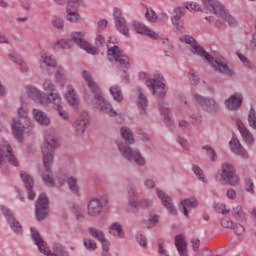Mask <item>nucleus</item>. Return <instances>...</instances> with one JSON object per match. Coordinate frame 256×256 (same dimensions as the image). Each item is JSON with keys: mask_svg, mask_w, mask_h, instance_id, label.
I'll list each match as a JSON object with an SVG mask.
<instances>
[{"mask_svg": "<svg viewBox=\"0 0 256 256\" xmlns=\"http://www.w3.org/2000/svg\"><path fill=\"white\" fill-rule=\"evenodd\" d=\"M43 155V165L45 171L51 170V167L53 166V159L54 154L52 150H42Z\"/></svg>", "mask_w": 256, "mask_h": 256, "instance_id": "39", "label": "nucleus"}, {"mask_svg": "<svg viewBox=\"0 0 256 256\" xmlns=\"http://www.w3.org/2000/svg\"><path fill=\"white\" fill-rule=\"evenodd\" d=\"M188 81L190 82L191 85L197 87V85H199L200 83L199 75H197L195 71L191 70L188 73Z\"/></svg>", "mask_w": 256, "mask_h": 256, "instance_id": "58", "label": "nucleus"}, {"mask_svg": "<svg viewBox=\"0 0 256 256\" xmlns=\"http://www.w3.org/2000/svg\"><path fill=\"white\" fill-rule=\"evenodd\" d=\"M35 215L38 221H43L49 216V199L47 198V195L43 193L39 195L36 202Z\"/></svg>", "mask_w": 256, "mask_h": 256, "instance_id": "15", "label": "nucleus"}, {"mask_svg": "<svg viewBox=\"0 0 256 256\" xmlns=\"http://www.w3.org/2000/svg\"><path fill=\"white\" fill-rule=\"evenodd\" d=\"M215 209L218 213H221L222 215H227L231 211L229 209V206L225 205L224 203L216 204Z\"/></svg>", "mask_w": 256, "mask_h": 256, "instance_id": "63", "label": "nucleus"}, {"mask_svg": "<svg viewBox=\"0 0 256 256\" xmlns=\"http://www.w3.org/2000/svg\"><path fill=\"white\" fill-rule=\"evenodd\" d=\"M220 183H227L232 187H237L241 183V178L237 174V169L235 165L231 162H224L221 164V173L216 175Z\"/></svg>", "mask_w": 256, "mask_h": 256, "instance_id": "6", "label": "nucleus"}, {"mask_svg": "<svg viewBox=\"0 0 256 256\" xmlns=\"http://www.w3.org/2000/svg\"><path fill=\"white\" fill-rule=\"evenodd\" d=\"M156 195L162 202L165 209H167L171 215L176 216L177 209H175V206L173 205V199H171V196L167 195V193L161 189H156Z\"/></svg>", "mask_w": 256, "mask_h": 256, "instance_id": "22", "label": "nucleus"}, {"mask_svg": "<svg viewBox=\"0 0 256 256\" xmlns=\"http://www.w3.org/2000/svg\"><path fill=\"white\" fill-rule=\"evenodd\" d=\"M109 91L112 99H114L116 103H123V90L121 89V86L117 84L112 85L109 88Z\"/></svg>", "mask_w": 256, "mask_h": 256, "instance_id": "40", "label": "nucleus"}, {"mask_svg": "<svg viewBox=\"0 0 256 256\" xmlns=\"http://www.w3.org/2000/svg\"><path fill=\"white\" fill-rule=\"evenodd\" d=\"M183 113H189V104H187V100H184L176 110V115H181Z\"/></svg>", "mask_w": 256, "mask_h": 256, "instance_id": "62", "label": "nucleus"}, {"mask_svg": "<svg viewBox=\"0 0 256 256\" xmlns=\"http://www.w3.org/2000/svg\"><path fill=\"white\" fill-rule=\"evenodd\" d=\"M183 7H185V9H187L188 11H195L197 13H199L200 11H203V9L201 8V5L198 2H185L183 4Z\"/></svg>", "mask_w": 256, "mask_h": 256, "instance_id": "55", "label": "nucleus"}, {"mask_svg": "<svg viewBox=\"0 0 256 256\" xmlns=\"http://www.w3.org/2000/svg\"><path fill=\"white\" fill-rule=\"evenodd\" d=\"M42 89L44 91H47L48 93H59V92H55V84H53V81H51V79L49 78L43 81Z\"/></svg>", "mask_w": 256, "mask_h": 256, "instance_id": "57", "label": "nucleus"}, {"mask_svg": "<svg viewBox=\"0 0 256 256\" xmlns=\"http://www.w3.org/2000/svg\"><path fill=\"white\" fill-rule=\"evenodd\" d=\"M73 9H77V6H72L71 0H68L66 19L70 23H79V21H81V15L78 14L77 11Z\"/></svg>", "mask_w": 256, "mask_h": 256, "instance_id": "35", "label": "nucleus"}, {"mask_svg": "<svg viewBox=\"0 0 256 256\" xmlns=\"http://www.w3.org/2000/svg\"><path fill=\"white\" fill-rule=\"evenodd\" d=\"M144 7L146 9L145 17L147 21H149L150 23H155V21H157L158 19L157 13H155V10H153L151 7L147 5H144Z\"/></svg>", "mask_w": 256, "mask_h": 256, "instance_id": "52", "label": "nucleus"}, {"mask_svg": "<svg viewBox=\"0 0 256 256\" xmlns=\"http://www.w3.org/2000/svg\"><path fill=\"white\" fill-rule=\"evenodd\" d=\"M56 147H59V138L55 135L45 136L44 143L42 144V150L53 151Z\"/></svg>", "mask_w": 256, "mask_h": 256, "instance_id": "34", "label": "nucleus"}, {"mask_svg": "<svg viewBox=\"0 0 256 256\" xmlns=\"http://www.w3.org/2000/svg\"><path fill=\"white\" fill-rule=\"evenodd\" d=\"M11 129L15 139H17V141L21 143V141H23V135L27 130V128H25V125H23L21 119H14L11 123Z\"/></svg>", "mask_w": 256, "mask_h": 256, "instance_id": "28", "label": "nucleus"}, {"mask_svg": "<svg viewBox=\"0 0 256 256\" xmlns=\"http://www.w3.org/2000/svg\"><path fill=\"white\" fill-rule=\"evenodd\" d=\"M247 121H248L249 128L256 131V112L253 107L250 108Z\"/></svg>", "mask_w": 256, "mask_h": 256, "instance_id": "50", "label": "nucleus"}, {"mask_svg": "<svg viewBox=\"0 0 256 256\" xmlns=\"http://www.w3.org/2000/svg\"><path fill=\"white\" fill-rule=\"evenodd\" d=\"M7 163L14 167H19V160L13 154V148L5 139H0V167H5Z\"/></svg>", "mask_w": 256, "mask_h": 256, "instance_id": "9", "label": "nucleus"}, {"mask_svg": "<svg viewBox=\"0 0 256 256\" xmlns=\"http://www.w3.org/2000/svg\"><path fill=\"white\" fill-rule=\"evenodd\" d=\"M232 216L236 221H240L241 223H244L247 219V213L243 211V207L241 205H237L232 208Z\"/></svg>", "mask_w": 256, "mask_h": 256, "instance_id": "42", "label": "nucleus"}, {"mask_svg": "<svg viewBox=\"0 0 256 256\" xmlns=\"http://www.w3.org/2000/svg\"><path fill=\"white\" fill-rule=\"evenodd\" d=\"M179 40L181 43L190 45L191 53H193V55H198V57H200L204 63H209L210 67H212L215 73L226 75L227 77H233L235 75V72L233 71V68L229 66L227 59L220 55L211 56L203 49V47L197 44V41H195L193 36L182 35L180 36Z\"/></svg>", "mask_w": 256, "mask_h": 256, "instance_id": "2", "label": "nucleus"}, {"mask_svg": "<svg viewBox=\"0 0 256 256\" xmlns=\"http://www.w3.org/2000/svg\"><path fill=\"white\" fill-rule=\"evenodd\" d=\"M202 150L205 151L211 163H217V161H219V156L217 155V152H215V149H213V147L206 145L202 147Z\"/></svg>", "mask_w": 256, "mask_h": 256, "instance_id": "45", "label": "nucleus"}, {"mask_svg": "<svg viewBox=\"0 0 256 256\" xmlns=\"http://www.w3.org/2000/svg\"><path fill=\"white\" fill-rule=\"evenodd\" d=\"M185 13H186L185 8H183L181 6H177L172 11L171 19L172 20H181V18L184 17Z\"/></svg>", "mask_w": 256, "mask_h": 256, "instance_id": "54", "label": "nucleus"}, {"mask_svg": "<svg viewBox=\"0 0 256 256\" xmlns=\"http://www.w3.org/2000/svg\"><path fill=\"white\" fill-rule=\"evenodd\" d=\"M109 233L118 239H125V231L123 230V225H121L119 222H114L110 225Z\"/></svg>", "mask_w": 256, "mask_h": 256, "instance_id": "37", "label": "nucleus"}, {"mask_svg": "<svg viewBox=\"0 0 256 256\" xmlns=\"http://www.w3.org/2000/svg\"><path fill=\"white\" fill-rule=\"evenodd\" d=\"M132 29L136 33H139L140 35H146L147 37H150V39H154L155 41H157V39H161L159 33L151 30L148 26L141 22L133 21Z\"/></svg>", "mask_w": 256, "mask_h": 256, "instance_id": "20", "label": "nucleus"}, {"mask_svg": "<svg viewBox=\"0 0 256 256\" xmlns=\"http://www.w3.org/2000/svg\"><path fill=\"white\" fill-rule=\"evenodd\" d=\"M55 81L59 87H65L67 83V77H65V68L58 66L55 73Z\"/></svg>", "mask_w": 256, "mask_h": 256, "instance_id": "41", "label": "nucleus"}, {"mask_svg": "<svg viewBox=\"0 0 256 256\" xmlns=\"http://www.w3.org/2000/svg\"><path fill=\"white\" fill-rule=\"evenodd\" d=\"M154 201L151 198H142L140 200L130 199L126 207V213L129 215H139V209H151Z\"/></svg>", "mask_w": 256, "mask_h": 256, "instance_id": "11", "label": "nucleus"}, {"mask_svg": "<svg viewBox=\"0 0 256 256\" xmlns=\"http://www.w3.org/2000/svg\"><path fill=\"white\" fill-rule=\"evenodd\" d=\"M136 105L142 115H145L147 113V107H149V100H147V96L143 94V90L141 88H138L136 90Z\"/></svg>", "mask_w": 256, "mask_h": 256, "instance_id": "30", "label": "nucleus"}, {"mask_svg": "<svg viewBox=\"0 0 256 256\" xmlns=\"http://www.w3.org/2000/svg\"><path fill=\"white\" fill-rule=\"evenodd\" d=\"M51 23L53 27H55L56 29H63V27H65V22L63 21V19L57 16H54L52 18Z\"/></svg>", "mask_w": 256, "mask_h": 256, "instance_id": "61", "label": "nucleus"}, {"mask_svg": "<svg viewBox=\"0 0 256 256\" xmlns=\"http://www.w3.org/2000/svg\"><path fill=\"white\" fill-rule=\"evenodd\" d=\"M85 35V31H74L70 34V41L75 43V45L80 47V49H83V51H86V53H89V55H99V50H97L95 46L85 40Z\"/></svg>", "mask_w": 256, "mask_h": 256, "instance_id": "10", "label": "nucleus"}, {"mask_svg": "<svg viewBox=\"0 0 256 256\" xmlns=\"http://www.w3.org/2000/svg\"><path fill=\"white\" fill-rule=\"evenodd\" d=\"M107 59L119 69H131V59L117 46V38L109 37L107 42Z\"/></svg>", "mask_w": 256, "mask_h": 256, "instance_id": "3", "label": "nucleus"}, {"mask_svg": "<svg viewBox=\"0 0 256 256\" xmlns=\"http://www.w3.org/2000/svg\"><path fill=\"white\" fill-rule=\"evenodd\" d=\"M229 148L234 155L242 157V159H249V152H247L237 137L233 136L231 138L229 141Z\"/></svg>", "mask_w": 256, "mask_h": 256, "instance_id": "21", "label": "nucleus"}, {"mask_svg": "<svg viewBox=\"0 0 256 256\" xmlns=\"http://www.w3.org/2000/svg\"><path fill=\"white\" fill-rule=\"evenodd\" d=\"M192 171L194 175L202 182V183H209V180H207V177L205 176V172H203V169L199 167L197 164L192 165Z\"/></svg>", "mask_w": 256, "mask_h": 256, "instance_id": "47", "label": "nucleus"}, {"mask_svg": "<svg viewBox=\"0 0 256 256\" xmlns=\"http://www.w3.org/2000/svg\"><path fill=\"white\" fill-rule=\"evenodd\" d=\"M194 101L200 105V107L208 113H215L219 111V102L213 98L201 96V94H194Z\"/></svg>", "mask_w": 256, "mask_h": 256, "instance_id": "14", "label": "nucleus"}, {"mask_svg": "<svg viewBox=\"0 0 256 256\" xmlns=\"http://www.w3.org/2000/svg\"><path fill=\"white\" fill-rule=\"evenodd\" d=\"M158 253L160 256H169V252L165 250V240H158Z\"/></svg>", "mask_w": 256, "mask_h": 256, "instance_id": "64", "label": "nucleus"}, {"mask_svg": "<svg viewBox=\"0 0 256 256\" xmlns=\"http://www.w3.org/2000/svg\"><path fill=\"white\" fill-rule=\"evenodd\" d=\"M31 235H32V239H33L35 245L38 247L40 253H43V255H46V256H69V253L67 252V250H65V248L60 244H56L54 246L53 253L51 251H49L47 244L45 243V241H43V238H41V235H39V232H37V230H35L33 228H31Z\"/></svg>", "mask_w": 256, "mask_h": 256, "instance_id": "5", "label": "nucleus"}, {"mask_svg": "<svg viewBox=\"0 0 256 256\" xmlns=\"http://www.w3.org/2000/svg\"><path fill=\"white\" fill-rule=\"evenodd\" d=\"M103 211V202L97 198H92L89 200L87 205V212L90 217H98V215H101V212Z\"/></svg>", "mask_w": 256, "mask_h": 256, "instance_id": "27", "label": "nucleus"}, {"mask_svg": "<svg viewBox=\"0 0 256 256\" xmlns=\"http://www.w3.org/2000/svg\"><path fill=\"white\" fill-rule=\"evenodd\" d=\"M67 183L68 189L74 194L79 195V184H77V178L75 176H69L68 178L65 177V171H62L59 176V183L60 185H63V183Z\"/></svg>", "mask_w": 256, "mask_h": 256, "instance_id": "25", "label": "nucleus"}, {"mask_svg": "<svg viewBox=\"0 0 256 256\" xmlns=\"http://www.w3.org/2000/svg\"><path fill=\"white\" fill-rule=\"evenodd\" d=\"M25 91L28 97L36 99V101H38L39 105L42 107H49L51 105L52 99L57 95V93L46 94L39 88L31 85L26 86Z\"/></svg>", "mask_w": 256, "mask_h": 256, "instance_id": "7", "label": "nucleus"}, {"mask_svg": "<svg viewBox=\"0 0 256 256\" xmlns=\"http://www.w3.org/2000/svg\"><path fill=\"white\" fill-rule=\"evenodd\" d=\"M203 11L207 15L220 18L225 15V6L219 0H202Z\"/></svg>", "mask_w": 256, "mask_h": 256, "instance_id": "12", "label": "nucleus"}, {"mask_svg": "<svg viewBox=\"0 0 256 256\" xmlns=\"http://www.w3.org/2000/svg\"><path fill=\"white\" fill-rule=\"evenodd\" d=\"M160 218L161 217L159 216V214L150 215L147 220V223H146L147 229H153V228L157 227V225H159Z\"/></svg>", "mask_w": 256, "mask_h": 256, "instance_id": "51", "label": "nucleus"}, {"mask_svg": "<svg viewBox=\"0 0 256 256\" xmlns=\"http://www.w3.org/2000/svg\"><path fill=\"white\" fill-rule=\"evenodd\" d=\"M10 61L18 65V69L22 75H29L31 73V69L29 68V64L23 60L19 55L15 52H10L8 55Z\"/></svg>", "mask_w": 256, "mask_h": 256, "instance_id": "23", "label": "nucleus"}, {"mask_svg": "<svg viewBox=\"0 0 256 256\" xmlns=\"http://www.w3.org/2000/svg\"><path fill=\"white\" fill-rule=\"evenodd\" d=\"M116 146L120 155L123 157V159H126V161L135 163V165H138V167L147 166V160L145 159V156H143V153L139 151V149H133L131 146L125 144V142L121 140L116 141Z\"/></svg>", "mask_w": 256, "mask_h": 256, "instance_id": "4", "label": "nucleus"}, {"mask_svg": "<svg viewBox=\"0 0 256 256\" xmlns=\"http://www.w3.org/2000/svg\"><path fill=\"white\" fill-rule=\"evenodd\" d=\"M113 17L116 29L120 33H122V35L129 37V26L127 25V20L125 19V16H123V12H121V9L114 8Z\"/></svg>", "mask_w": 256, "mask_h": 256, "instance_id": "16", "label": "nucleus"}, {"mask_svg": "<svg viewBox=\"0 0 256 256\" xmlns=\"http://www.w3.org/2000/svg\"><path fill=\"white\" fill-rule=\"evenodd\" d=\"M171 23L174 27L175 33H183L185 30V27L183 26V21L182 20H173L171 19Z\"/></svg>", "mask_w": 256, "mask_h": 256, "instance_id": "60", "label": "nucleus"}, {"mask_svg": "<svg viewBox=\"0 0 256 256\" xmlns=\"http://www.w3.org/2000/svg\"><path fill=\"white\" fill-rule=\"evenodd\" d=\"M120 134L122 139L125 141V145H133L135 143V138H133V132L129 127H121Z\"/></svg>", "mask_w": 256, "mask_h": 256, "instance_id": "38", "label": "nucleus"}, {"mask_svg": "<svg viewBox=\"0 0 256 256\" xmlns=\"http://www.w3.org/2000/svg\"><path fill=\"white\" fill-rule=\"evenodd\" d=\"M244 189L246 193H249V195H255V183L249 176L244 177Z\"/></svg>", "mask_w": 256, "mask_h": 256, "instance_id": "46", "label": "nucleus"}, {"mask_svg": "<svg viewBox=\"0 0 256 256\" xmlns=\"http://www.w3.org/2000/svg\"><path fill=\"white\" fill-rule=\"evenodd\" d=\"M50 105H52L53 109L57 111L58 116L60 119H62V121L65 123H69V121H71V115H69L67 110L63 109L65 102L63 101V96H61V93H56V95H54L52 101H50Z\"/></svg>", "mask_w": 256, "mask_h": 256, "instance_id": "13", "label": "nucleus"}, {"mask_svg": "<svg viewBox=\"0 0 256 256\" xmlns=\"http://www.w3.org/2000/svg\"><path fill=\"white\" fill-rule=\"evenodd\" d=\"M0 210L2 211L6 221H8L12 231L16 233V235H23V228L21 227V224H19V221L15 220L11 210H9L5 205H0Z\"/></svg>", "mask_w": 256, "mask_h": 256, "instance_id": "18", "label": "nucleus"}, {"mask_svg": "<svg viewBox=\"0 0 256 256\" xmlns=\"http://www.w3.org/2000/svg\"><path fill=\"white\" fill-rule=\"evenodd\" d=\"M20 177L28 191V199L33 201L35 199V192H33V178L27 172H21Z\"/></svg>", "mask_w": 256, "mask_h": 256, "instance_id": "33", "label": "nucleus"}, {"mask_svg": "<svg viewBox=\"0 0 256 256\" xmlns=\"http://www.w3.org/2000/svg\"><path fill=\"white\" fill-rule=\"evenodd\" d=\"M65 99L70 107H79V95L73 85L66 87Z\"/></svg>", "mask_w": 256, "mask_h": 256, "instance_id": "29", "label": "nucleus"}, {"mask_svg": "<svg viewBox=\"0 0 256 256\" xmlns=\"http://www.w3.org/2000/svg\"><path fill=\"white\" fill-rule=\"evenodd\" d=\"M83 245L87 251H97V242L91 238H84Z\"/></svg>", "mask_w": 256, "mask_h": 256, "instance_id": "56", "label": "nucleus"}, {"mask_svg": "<svg viewBox=\"0 0 256 256\" xmlns=\"http://www.w3.org/2000/svg\"><path fill=\"white\" fill-rule=\"evenodd\" d=\"M159 107L161 116L163 117L164 121H169V119H171V111L169 110V104H167L166 102H160Z\"/></svg>", "mask_w": 256, "mask_h": 256, "instance_id": "48", "label": "nucleus"}, {"mask_svg": "<svg viewBox=\"0 0 256 256\" xmlns=\"http://www.w3.org/2000/svg\"><path fill=\"white\" fill-rule=\"evenodd\" d=\"M81 75L88 87L82 90V97L86 103L92 105V107L97 109V111H100V113H105L110 117H117L119 113L113 108V104L105 99L103 92H101V88H99V85L95 82V79H93L91 72L84 70Z\"/></svg>", "mask_w": 256, "mask_h": 256, "instance_id": "1", "label": "nucleus"}, {"mask_svg": "<svg viewBox=\"0 0 256 256\" xmlns=\"http://www.w3.org/2000/svg\"><path fill=\"white\" fill-rule=\"evenodd\" d=\"M136 242L138 245L142 247V249H147L148 243H147V237L141 233H137L135 236Z\"/></svg>", "mask_w": 256, "mask_h": 256, "instance_id": "59", "label": "nucleus"}, {"mask_svg": "<svg viewBox=\"0 0 256 256\" xmlns=\"http://www.w3.org/2000/svg\"><path fill=\"white\" fill-rule=\"evenodd\" d=\"M146 87L155 97H165L167 95V84L161 74H155L153 79L146 80Z\"/></svg>", "mask_w": 256, "mask_h": 256, "instance_id": "8", "label": "nucleus"}, {"mask_svg": "<svg viewBox=\"0 0 256 256\" xmlns=\"http://www.w3.org/2000/svg\"><path fill=\"white\" fill-rule=\"evenodd\" d=\"M199 205V202L196 200V198H189L183 200L179 205V210L183 215L186 217H189V213H191V209H195Z\"/></svg>", "mask_w": 256, "mask_h": 256, "instance_id": "32", "label": "nucleus"}, {"mask_svg": "<svg viewBox=\"0 0 256 256\" xmlns=\"http://www.w3.org/2000/svg\"><path fill=\"white\" fill-rule=\"evenodd\" d=\"M88 231L91 237H94V239H97L101 243V245H105V243H109V240L105 238V234L103 233V231L97 228H89Z\"/></svg>", "mask_w": 256, "mask_h": 256, "instance_id": "44", "label": "nucleus"}, {"mask_svg": "<svg viewBox=\"0 0 256 256\" xmlns=\"http://www.w3.org/2000/svg\"><path fill=\"white\" fill-rule=\"evenodd\" d=\"M32 116L36 123L41 125V127H49V125H51V117H49L47 112L41 109L34 108L32 110Z\"/></svg>", "mask_w": 256, "mask_h": 256, "instance_id": "26", "label": "nucleus"}, {"mask_svg": "<svg viewBox=\"0 0 256 256\" xmlns=\"http://www.w3.org/2000/svg\"><path fill=\"white\" fill-rule=\"evenodd\" d=\"M52 49H71L73 42L71 39H61L51 43Z\"/></svg>", "mask_w": 256, "mask_h": 256, "instance_id": "43", "label": "nucleus"}, {"mask_svg": "<svg viewBox=\"0 0 256 256\" xmlns=\"http://www.w3.org/2000/svg\"><path fill=\"white\" fill-rule=\"evenodd\" d=\"M175 247L180 256H187V240L184 235H177L175 237Z\"/></svg>", "mask_w": 256, "mask_h": 256, "instance_id": "36", "label": "nucleus"}, {"mask_svg": "<svg viewBox=\"0 0 256 256\" xmlns=\"http://www.w3.org/2000/svg\"><path fill=\"white\" fill-rule=\"evenodd\" d=\"M42 179L48 187H53L55 185V180L53 179V173H51V170H45V173L42 174Z\"/></svg>", "mask_w": 256, "mask_h": 256, "instance_id": "53", "label": "nucleus"}, {"mask_svg": "<svg viewBox=\"0 0 256 256\" xmlns=\"http://www.w3.org/2000/svg\"><path fill=\"white\" fill-rule=\"evenodd\" d=\"M38 64L40 69H43V67H51L52 69H55V67H57V59H55V56L53 55L41 53Z\"/></svg>", "mask_w": 256, "mask_h": 256, "instance_id": "31", "label": "nucleus"}, {"mask_svg": "<svg viewBox=\"0 0 256 256\" xmlns=\"http://www.w3.org/2000/svg\"><path fill=\"white\" fill-rule=\"evenodd\" d=\"M243 103V95L240 93H234L230 95L225 101L224 105L228 111H237Z\"/></svg>", "mask_w": 256, "mask_h": 256, "instance_id": "24", "label": "nucleus"}, {"mask_svg": "<svg viewBox=\"0 0 256 256\" xmlns=\"http://www.w3.org/2000/svg\"><path fill=\"white\" fill-rule=\"evenodd\" d=\"M236 127L242 137V141L249 147L253 146L255 143V137H253V133L249 128L245 127V124L241 119H236Z\"/></svg>", "mask_w": 256, "mask_h": 256, "instance_id": "19", "label": "nucleus"}, {"mask_svg": "<svg viewBox=\"0 0 256 256\" xmlns=\"http://www.w3.org/2000/svg\"><path fill=\"white\" fill-rule=\"evenodd\" d=\"M219 19H224V21H227L228 25H230L231 27L239 25V20H237L235 16L227 13V9H225V14L223 16H220Z\"/></svg>", "mask_w": 256, "mask_h": 256, "instance_id": "49", "label": "nucleus"}, {"mask_svg": "<svg viewBox=\"0 0 256 256\" xmlns=\"http://www.w3.org/2000/svg\"><path fill=\"white\" fill-rule=\"evenodd\" d=\"M90 120L91 117L89 116V113L82 112L72 124L75 135H83V133L87 131V127H89Z\"/></svg>", "mask_w": 256, "mask_h": 256, "instance_id": "17", "label": "nucleus"}]
</instances>
